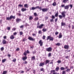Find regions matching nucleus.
<instances>
[{
    "instance_id": "46",
    "label": "nucleus",
    "mask_w": 74,
    "mask_h": 74,
    "mask_svg": "<svg viewBox=\"0 0 74 74\" xmlns=\"http://www.w3.org/2000/svg\"><path fill=\"white\" fill-rule=\"evenodd\" d=\"M65 7V6H64V4L63 5L62 4L60 6L61 7Z\"/></svg>"
},
{
    "instance_id": "25",
    "label": "nucleus",
    "mask_w": 74,
    "mask_h": 74,
    "mask_svg": "<svg viewBox=\"0 0 74 74\" xmlns=\"http://www.w3.org/2000/svg\"><path fill=\"white\" fill-rule=\"evenodd\" d=\"M29 20H32V19H33V16H30L29 18Z\"/></svg>"
},
{
    "instance_id": "1",
    "label": "nucleus",
    "mask_w": 74,
    "mask_h": 74,
    "mask_svg": "<svg viewBox=\"0 0 74 74\" xmlns=\"http://www.w3.org/2000/svg\"><path fill=\"white\" fill-rule=\"evenodd\" d=\"M30 52L28 50H27L26 51H25L24 53H23V55L25 56L23 57L22 58V59L23 60L25 61L27 59V57L26 56H27V53L29 54L30 53Z\"/></svg>"
},
{
    "instance_id": "63",
    "label": "nucleus",
    "mask_w": 74,
    "mask_h": 74,
    "mask_svg": "<svg viewBox=\"0 0 74 74\" xmlns=\"http://www.w3.org/2000/svg\"><path fill=\"white\" fill-rule=\"evenodd\" d=\"M25 25V26H28V24H27V23H26Z\"/></svg>"
},
{
    "instance_id": "24",
    "label": "nucleus",
    "mask_w": 74,
    "mask_h": 74,
    "mask_svg": "<svg viewBox=\"0 0 74 74\" xmlns=\"http://www.w3.org/2000/svg\"><path fill=\"white\" fill-rule=\"evenodd\" d=\"M60 43L58 42L55 44L56 46H60Z\"/></svg>"
},
{
    "instance_id": "22",
    "label": "nucleus",
    "mask_w": 74,
    "mask_h": 74,
    "mask_svg": "<svg viewBox=\"0 0 74 74\" xmlns=\"http://www.w3.org/2000/svg\"><path fill=\"white\" fill-rule=\"evenodd\" d=\"M24 7L25 8H28L29 7V6L27 4H25L24 5Z\"/></svg>"
},
{
    "instance_id": "30",
    "label": "nucleus",
    "mask_w": 74,
    "mask_h": 74,
    "mask_svg": "<svg viewBox=\"0 0 74 74\" xmlns=\"http://www.w3.org/2000/svg\"><path fill=\"white\" fill-rule=\"evenodd\" d=\"M55 16L56 17H58V12H57V13L55 14Z\"/></svg>"
},
{
    "instance_id": "11",
    "label": "nucleus",
    "mask_w": 74,
    "mask_h": 74,
    "mask_svg": "<svg viewBox=\"0 0 74 74\" xmlns=\"http://www.w3.org/2000/svg\"><path fill=\"white\" fill-rule=\"evenodd\" d=\"M44 65H45V62H43L40 63V64L39 65V66H40V67H42L44 66Z\"/></svg>"
},
{
    "instance_id": "20",
    "label": "nucleus",
    "mask_w": 74,
    "mask_h": 74,
    "mask_svg": "<svg viewBox=\"0 0 74 74\" xmlns=\"http://www.w3.org/2000/svg\"><path fill=\"white\" fill-rule=\"evenodd\" d=\"M35 59H36V58H35V56H33L31 58V60H35Z\"/></svg>"
},
{
    "instance_id": "51",
    "label": "nucleus",
    "mask_w": 74,
    "mask_h": 74,
    "mask_svg": "<svg viewBox=\"0 0 74 74\" xmlns=\"http://www.w3.org/2000/svg\"><path fill=\"white\" fill-rule=\"evenodd\" d=\"M27 61H25L24 62H23V64H27Z\"/></svg>"
},
{
    "instance_id": "34",
    "label": "nucleus",
    "mask_w": 74,
    "mask_h": 74,
    "mask_svg": "<svg viewBox=\"0 0 74 74\" xmlns=\"http://www.w3.org/2000/svg\"><path fill=\"white\" fill-rule=\"evenodd\" d=\"M62 74H66V73L65 71H62Z\"/></svg>"
},
{
    "instance_id": "27",
    "label": "nucleus",
    "mask_w": 74,
    "mask_h": 74,
    "mask_svg": "<svg viewBox=\"0 0 74 74\" xmlns=\"http://www.w3.org/2000/svg\"><path fill=\"white\" fill-rule=\"evenodd\" d=\"M6 60H7V59H4L2 60V63H4V62H5Z\"/></svg>"
},
{
    "instance_id": "29",
    "label": "nucleus",
    "mask_w": 74,
    "mask_h": 74,
    "mask_svg": "<svg viewBox=\"0 0 74 74\" xmlns=\"http://www.w3.org/2000/svg\"><path fill=\"white\" fill-rule=\"evenodd\" d=\"M56 71H58V70H59V67H57L56 68Z\"/></svg>"
},
{
    "instance_id": "9",
    "label": "nucleus",
    "mask_w": 74,
    "mask_h": 74,
    "mask_svg": "<svg viewBox=\"0 0 74 74\" xmlns=\"http://www.w3.org/2000/svg\"><path fill=\"white\" fill-rule=\"evenodd\" d=\"M39 8H40V7L37 6L36 7H32L31 8V10H36V9H38L39 10Z\"/></svg>"
},
{
    "instance_id": "15",
    "label": "nucleus",
    "mask_w": 74,
    "mask_h": 74,
    "mask_svg": "<svg viewBox=\"0 0 74 74\" xmlns=\"http://www.w3.org/2000/svg\"><path fill=\"white\" fill-rule=\"evenodd\" d=\"M64 9L65 10H69V5H66L64 6Z\"/></svg>"
},
{
    "instance_id": "44",
    "label": "nucleus",
    "mask_w": 74,
    "mask_h": 74,
    "mask_svg": "<svg viewBox=\"0 0 74 74\" xmlns=\"http://www.w3.org/2000/svg\"><path fill=\"white\" fill-rule=\"evenodd\" d=\"M45 36H43L42 37V39H43V40H45Z\"/></svg>"
},
{
    "instance_id": "31",
    "label": "nucleus",
    "mask_w": 74,
    "mask_h": 74,
    "mask_svg": "<svg viewBox=\"0 0 74 74\" xmlns=\"http://www.w3.org/2000/svg\"><path fill=\"white\" fill-rule=\"evenodd\" d=\"M38 17H36L34 19V21H38Z\"/></svg>"
},
{
    "instance_id": "26",
    "label": "nucleus",
    "mask_w": 74,
    "mask_h": 74,
    "mask_svg": "<svg viewBox=\"0 0 74 74\" xmlns=\"http://www.w3.org/2000/svg\"><path fill=\"white\" fill-rule=\"evenodd\" d=\"M69 0H63V3H66L67 2V1H69Z\"/></svg>"
},
{
    "instance_id": "61",
    "label": "nucleus",
    "mask_w": 74,
    "mask_h": 74,
    "mask_svg": "<svg viewBox=\"0 0 74 74\" xmlns=\"http://www.w3.org/2000/svg\"><path fill=\"white\" fill-rule=\"evenodd\" d=\"M57 21H58V18H56L55 20V22H57Z\"/></svg>"
},
{
    "instance_id": "40",
    "label": "nucleus",
    "mask_w": 74,
    "mask_h": 74,
    "mask_svg": "<svg viewBox=\"0 0 74 74\" xmlns=\"http://www.w3.org/2000/svg\"><path fill=\"white\" fill-rule=\"evenodd\" d=\"M18 7H23V5L20 4L18 5Z\"/></svg>"
},
{
    "instance_id": "54",
    "label": "nucleus",
    "mask_w": 74,
    "mask_h": 74,
    "mask_svg": "<svg viewBox=\"0 0 74 74\" xmlns=\"http://www.w3.org/2000/svg\"><path fill=\"white\" fill-rule=\"evenodd\" d=\"M18 16H21V15H22V14H21L20 13H18Z\"/></svg>"
},
{
    "instance_id": "19",
    "label": "nucleus",
    "mask_w": 74,
    "mask_h": 74,
    "mask_svg": "<svg viewBox=\"0 0 74 74\" xmlns=\"http://www.w3.org/2000/svg\"><path fill=\"white\" fill-rule=\"evenodd\" d=\"M14 38H15V37H14V35H11L10 37V39H11L12 40H13V39H14Z\"/></svg>"
},
{
    "instance_id": "2",
    "label": "nucleus",
    "mask_w": 74,
    "mask_h": 74,
    "mask_svg": "<svg viewBox=\"0 0 74 74\" xmlns=\"http://www.w3.org/2000/svg\"><path fill=\"white\" fill-rule=\"evenodd\" d=\"M62 15H59L58 16V17L60 19H62V18H65L66 16V14H65V12H62V13H61Z\"/></svg>"
},
{
    "instance_id": "58",
    "label": "nucleus",
    "mask_w": 74,
    "mask_h": 74,
    "mask_svg": "<svg viewBox=\"0 0 74 74\" xmlns=\"http://www.w3.org/2000/svg\"><path fill=\"white\" fill-rule=\"evenodd\" d=\"M4 39H7V36H5L3 37Z\"/></svg>"
},
{
    "instance_id": "56",
    "label": "nucleus",
    "mask_w": 74,
    "mask_h": 74,
    "mask_svg": "<svg viewBox=\"0 0 74 74\" xmlns=\"http://www.w3.org/2000/svg\"><path fill=\"white\" fill-rule=\"evenodd\" d=\"M16 51H19V48H18L16 49Z\"/></svg>"
},
{
    "instance_id": "18",
    "label": "nucleus",
    "mask_w": 74,
    "mask_h": 74,
    "mask_svg": "<svg viewBox=\"0 0 74 74\" xmlns=\"http://www.w3.org/2000/svg\"><path fill=\"white\" fill-rule=\"evenodd\" d=\"M61 26H66V23L63 22H61Z\"/></svg>"
},
{
    "instance_id": "37",
    "label": "nucleus",
    "mask_w": 74,
    "mask_h": 74,
    "mask_svg": "<svg viewBox=\"0 0 74 74\" xmlns=\"http://www.w3.org/2000/svg\"><path fill=\"white\" fill-rule=\"evenodd\" d=\"M26 40H27V39L26 38H25L24 39H23L22 41L24 42V41H26Z\"/></svg>"
},
{
    "instance_id": "21",
    "label": "nucleus",
    "mask_w": 74,
    "mask_h": 74,
    "mask_svg": "<svg viewBox=\"0 0 74 74\" xmlns=\"http://www.w3.org/2000/svg\"><path fill=\"white\" fill-rule=\"evenodd\" d=\"M42 31L43 32H47V29L46 28H43L42 29Z\"/></svg>"
},
{
    "instance_id": "10",
    "label": "nucleus",
    "mask_w": 74,
    "mask_h": 74,
    "mask_svg": "<svg viewBox=\"0 0 74 74\" xmlns=\"http://www.w3.org/2000/svg\"><path fill=\"white\" fill-rule=\"evenodd\" d=\"M39 44H40V47H42L43 45V42L41 40H40L38 42Z\"/></svg>"
},
{
    "instance_id": "36",
    "label": "nucleus",
    "mask_w": 74,
    "mask_h": 74,
    "mask_svg": "<svg viewBox=\"0 0 74 74\" xmlns=\"http://www.w3.org/2000/svg\"><path fill=\"white\" fill-rule=\"evenodd\" d=\"M16 58H14V59L12 60V62H16Z\"/></svg>"
},
{
    "instance_id": "4",
    "label": "nucleus",
    "mask_w": 74,
    "mask_h": 74,
    "mask_svg": "<svg viewBox=\"0 0 74 74\" xmlns=\"http://www.w3.org/2000/svg\"><path fill=\"white\" fill-rule=\"evenodd\" d=\"M41 7H39V10H40V11L41 10H42L43 12H46V11H48V10H49V9H48L47 8L43 9H41Z\"/></svg>"
},
{
    "instance_id": "33",
    "label": "nucleus",
    "mask_w": 74,
    "mask_h": 74,
    "mask_svg": "<svg viewBox=\"0 0 74 74\" xmlns=\"http://www.w3.org/2000/svg\"><path fill=\"white\" fill-rule=\"evenodd\" d=\"M36 50H34V51H33L32 52V53L33 54V55H34V54H35V53H36Z\"/></svg>"
},
{
    "instance_id": "12",
    "label": "nucleus",
    "mask_w": 74,
    "mask_h": 74,
    "mask_svg": "<svg viewBox=\"0 0 74 74\" xmlns=\"http://www.w3.org/2000/svg\"><path fill=\"white\" fill-rule=\"evenodd\" d=\"M44 26V24H42L41 25L38 26H37V28H39V29H42V27Z\"/></svg>"
},
{
    "instance_id": "59",
    "label": "nucleus",
    "mask_w": 74,
    "mask_h": 74,
    "mask_svg": "<svg viewBox=\"0 0 74 74\" xmlns=\"http://www.w3.org/2000/svg\"><path fill=\"white\" fill-rule=\"evenodd\" d=\"M50 22H53V19L52 18Z\"/></svg>"
},
{
    "instance_id": "43",
    "label": "nucleus",
    "mask_w": 74,
    "mask_h": 74,
    "mask_svg": "<svg viewBox=\"0 0 74 74\" xmlns=\"http://www.w3.org/2000/svg\"><path fill=\"white\" fill-rule=\"evenodd\" d=\"M34 16H37V13H34Z\"/></svg>"
},
{
    "instance_id": "42",
    "label": "nucleus",
    "mask_w": 74,
    "mask_h": 74,
    "mask_svg": "<svg viewBox=\"0 0 74 74\" xmlns=\"http://www.w3.org/2000/svg\"><path fill=\"white\" fill-rule=\"evenodd\" d=\"M69 7H70V9H71V8H73V5L71 4L69 5Z\"/></svg>"
},
{
    "instance_id": "28",
    "label": "nucleus",
    "mask_w": 74,
    "mask_h": 74,
    "mask_svg": "<svg viewBox=\"0 0 74 74\" xmlns=\"http://www.w3.org/2000/svg\"><path fill=\"white\" fill-rule=\"evenodd\" d=\"M52 5L53 6H55L56 5V3L55 2H54L52 4Z\"/></svg>"
},
{
    "instance_id": "3",
    "label": "nucleus",
    "mask_w": 74,
    "mask_h": 74,
    "mask_svg": "<svg viewBox=\"0 0 74 74\" xmlns=\"http://www.w3.org/2000/svg\"><path fill=\"white\" fill-rule=\"evenodd\" d=\"M12 19H15V16H14L12 15L10 16V17H7L6 18V20H8V21H11Z\"/></svg>"
},
{
    "instance_id": "55",
    "label": "nucleus",
    "mask_w": 74,
    "mask_h": 74,
    "mask_svg": "<svg viewBox=\"0 0 74 74\" xmlns=\"http://www.w3.org/2000/svg\"><path fill=\"white\" fill-rule=\"evenodd\" d=\"M58 34L59 33L58 32H56L55 34L56 35H58Z\"/></svg>"
},
{
    "instance_id": "45",
    "label": "nucleus",
    "mask_w": 74,
    "mask_h": 74,
    "mask_svg": "<svg viewBox=\"0 0 74 74\" xmlns=\"http://www.w3.org/2000/svg\"><path fill=\"white\" fill-rule=\"evenodd\" d=\"M38 33V34H42V32H41V30L39 31Z\"/></svg>"
},
{
    "instance_id": "49",
    "label": "nucleus",
    "mask_w": 74,
    "mask_h": 74,
    "mask_svg": "<svg viewBox=\"0 0 74 74\" xmlns=\"http://www.w3.org/2000/svg\"><path fill=\"white\" fill-rule=\"evenodd\" d=\"M17 34V33H16V32H15L13 33V35L14 36H16V35Z\"/></svg>"
},
{
    "instance_id": "8",
    "label": "nucleus",
    "mask_w": 74,
    "mask_h": 74,
    "mask_svg": "<svg viewBox=\"0 0 74 74\" xmlns=\"http://www.w3.org/2000/svg\"><path fill=\"white\" fill-rule=\"evenodd\" d=\"M52 50V49L51 47H49L46 49V51L47 52H51Z\"/></svg>"
},
{
    "instance_id": "35",
    "label": "nucleus",
    "mask_w": 74,
    "mask_h": 74,
    "mask_svg": "<svg viewBox=\"0 0 74 74\" xmlns=\"http://www.w3.org/2000/svg\"><path fill=\"white\" fill-rule=\"evenodd\" d=\"M51 53H49L48 54V57H51Z\"/></svg>"
},
{
    "instance_id": "64",
    "label": "nucleus",
    "mask_w": 74,
    "mask_h": 74,
    "mask_svg": "<svg viewBox=\"0 0 74 74\" xmlns=\"http://www.w3.org/2000/svg\"><path fill=\"white\" fill-rule=\"evenodd\" d=\"M72 29H74V26L73 25H72Z\"/></svg>"
},
{
    "instance_id": "14",
    "label": "nucleus",
    "mask_w": 74,
    "mask_h": 74,
    "mask_svg": "<svg viewBox=\"0 0 74 74\" xmlns=\"http://www.w3.org/2000/svg\"><path fill=\"white\" fill-rule=\"evenodd\" d=\"M2 42H3V44H4H4H7V42L4 39H3V40Z\"/></svg>"
},
{
    "instance_id": "48",
    "label": "nucleus",
    "mask_w": 74,
    "mask_h": 74,
    "mask_svg": "<svg viewBox=\"0 0 74 74\" xmlns=\"http://www.w3.org/2000/svg\"><path fill=\"white\" fill-rule=\"evenodd\" d=\"M36 34L33 33L32 34V35L33 36H36Z\"/></svg>"
},
{
    "instance_id": "7",
    "label": "nucleus",
    "mask_w": 74,
    "mask_h": 74,
    "mask_svg": "<svg viewBox=\"0 0 74 74\" xmlns=\"http://www.w3.org/2000/svg\"><path fill=\"white\" fill-rule=\"evenodd\" d=\"M28 39L30 40V41H35V38H33L30 36H29L28 38Z\"/></svg>"
},
{
    "instance_id": "32",
    "label": "nucleus",
    "mask_w": 74,
    "mask_h": 74,
    "mask_svg": "<svg viewBox=\"0 0 74 74\" xmlns=\"http://www.w3.org/2000/svg\"><path fill=\"white\" fill-rule=\"evenodd\" d=\"M61 70H64L65 69L64 68V67H61L60 68Z\"/></svg>"
},
{
    "instance_id": "16",
    "label": "nucleus",
    "mask_w": 74,
    "mask_h": 74,
    "mask_svg": "<svg viewBox=\"0 0 74 74\" xmlns=\"http://www.w3.org/2000/svg\"><path fill=\"white\" fill-rule=\"evenodd\" d=\"M21 11H22V12H24V11H26V10H27V9L26 8H22L21 9Z\"/></svg>"
},
{
    "instance_id": "39",
    "label": "nucleus",
    "mask_w": 74,
    "mask_h": 74,
    "mask_svg": "<svg viewBox=\"0 0 74 74\" xmlns=\"http://www.w3.org/2000/svg\"><path fill=\"white\" fill-rule=\"evenodd\" d=\"M61 61L60 60H58V61H57V62L58 63H61Z\"/></svg>"
},
{
    "instance_id": "41",
    "label": "nucleus",
    "mask_w": 74,
    "mask_h": 74,
    "mask_svg": "<svg viewBox=\"0 0 74 74\" xmlns=\"http://www.w3.org/2000/svg\"><path fill=\"white\" fill-rule=\"evenodd\" d=\"M4 47H1V51H3V50H4Z\"/></svg>"
},
{
    "instance_id": "17",
    "label": "nucleus",
    "mask_w": 74,
    "mask_h": 74,
    "mask_svg": "<svg viewBox=\"0 0 74 74\" xmlns=\"http://www.w3.org/2000/svg\"><path fill=\"white\" fill-rule=\"evenodd\" d=\"M62 37V33H60L58 36V38H61Z\"/></svg>"
},
{
    "instance_id": "57",
    "label": "nucleus",
    "mask_w": 74,
    "mask_h": 74,
    "mask_svg": "<svg viewBox=\"0 0 74 74\" xmlns=\"http://www.w3.org/2000/svg\"><path fill=\"white\" fill-rule=\"evenodd\" d=\"M67 72H68V71H70V69H67L66 70Z\"/></svg>"
},
{
    "instance_id": "60",
    "label": "nucleus",
    "mask_w": 74,
    "mask_h": 74,
    "mask_svg": "<svg viewBox=\"0 0 74 74\" xmlns=\"http://www.w3.org/2000/svg\"><path fill=\"white\" fill-rule=\"evenodd\" d=\"M33 73H36V70H33Z\"/></svg>"
},
{
    "instance_id": "23",
    "label": "nucleus",
    "mask_w": 74,
    "mask_h": 74,
    "mask_svg": "<svg viewBox=\"0 0 74 74\" xmlns=\"http://www.w3.org/2000/svg\"><path fill=\"white\" fill-rule=\"evenodd\" d=\"M49 63V60H46V62H45V64H48V63Z\"/></svg>"
},
{
    "instance_id": "38",
    "label": "nucleus",
    "mask_w": 74,
    "mask_h": 74,
    "mask_svg": "<svg viewBox=\"0 0 74 74\" xmlns=\"http://www.w3.org/2000/svg\"><path fill=\"white\" fill-rule=\"evenodd\" d=\"M10 27H7V29L8 30H10Z\"/></svg>"
},
{
    "instance_id": "47",
    "label": "nucleus",
    "mask_w": 74,
    "mask_h": 74,
    "mask_svg": "<svg viewBox=\"0 0 74 74\" xmlns=\"http://www.w3.org/2000/svg\"><path fill=\"white\" fill-rule=\"evenodd\" d=\"M20 34L21 36L22 34H23V32H20Z\"/></svg>"
},
{
    "instance_id": "13",
    "label": "nucleus",
    "mask_w": 74,
    "mask_h": 74,
    "mask_svg": "<svg viewBox=\"0 0 74 74\" xmlns=\"http://www.w3.org/2000/svg\"><path fill=\"white\" fill-rule=\"evenodd\" d=\"M64 48L68 49L69 48V46L68 45H65L64 46Z\"/></svg>"
},
{
    "instance_id": "52",
    "label": "nucleus",
    "mask_w": 74,
    "mask_h": 74,
    "mask_svg": "<svg viewBox=\"0 0 74 74\" xmlns=\"http://www.w3.org/2000/svg\"><path fill=\"white\" fill-rule=\"evenodd\" d=\"M40 71H44V68H41Z\"/></svg>"
},
{
    "instance_id": "6",
    "label": "nucleus",
    "mask_w": 74,
    "mask_h": 74,
    "mask_svg": "<svg viewBox=\"0 0 74 74\" xmlns=\"http://www.w3.org/2000/svg\"><path fill=\"white\" fill-rule=\"evenodd\" d=\"M20 22H22V19L19 18H17L16 19V23H19Z\"/></svg>"
},
{
    "instance_id": "62",
    "label": "nucleus",
    "mask_w": 74,
    "mask_h": 74,
    "mask_svg": "<svg viewBox=\"0 0 74 74\" xmlns=\"http://www.w3.org/2000/svg\"><path fill=\"white\" fill-rule=\"evenodd\" d=\"M15 29V28H13V29H12V30L13 31H15V29Z\"/></svg>"
},
{
    "instance_id": "50",
    "label": "nucleus",
    "mask_w": 74,
    "mask_h": 74,
    "mask_svg": "<svg viewBox=\"0 0 74 74\" xmlns=\"http://www.w3.org/2000/svg\"><path fill=\"white\" fill-rule=\"evenodd\" d=\"M51 16H52L51 18H52V19H55V17L54 16L52 15Z\"/></svg>"
},
{
    "instance_id": "5",
    "label": "nucleus",
    "mask_w": 74,
    "mask_h": 74,
    "mask_svg": "<svg viewBox=\"0 0 74 74\" xmlns=\"http://www.w3.org/2000/svg\"><path fill=\"white\" fill-rule=\"evenodd\" d=\"M49 40L50 41H53V38L51 37V36H48L47 38V40Z\"/></svg>"
},
{
    "instance_id": "53",
    "label": "nucleus",
    "mask_w": 74,
    "mask_h": 74,
    "mask_svg": "<svg viewBox=\"0 0 74 74\" xmlns=\"http://www.w3.org/2000/svg\"><path fill=\"white\" fill-rule=\"evenodd\" d=\"M24 26L23 25H21L20 27L21 29V28L23 29L24 27Z\"/></svg>"
}]
</instances>
